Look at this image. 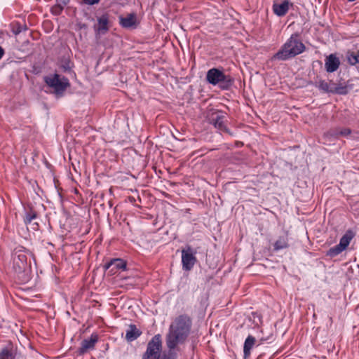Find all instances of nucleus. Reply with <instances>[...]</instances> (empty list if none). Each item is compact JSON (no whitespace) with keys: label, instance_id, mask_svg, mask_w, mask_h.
I'll list each match as a JSON object with an SVG mask.
<instances>
[{"label":"nucleus","instance_id":"1","mask_svg":"<svg viewBox=\"0 0 359 359\" xmlns=\"http://www.w3.org/2000/svg\"><path fill=\"white\" fill-rule=\"evenodd\" d=\"M192 327V320L187 314H182L175 318L170 324L165 337L166 346L170 352L177 345L183 344L188 338Z\"/></svg>","mask_w":359,"mask_h":359},{"label":"nucleus","instance_id":"2","mask_svg":"<svg viewBox=\"0 0 359 359\" xmlns=\"http://www.w3.org/2000/svg\"><path fill=\"white\" fill-rule=\"evenodd\" d=\"M30 252L25 247L19 245L16 247L13 252V271L15 275L22 282H27L29 277L28 273L30 271V264L28 263V255Z\"/></svg>","mask_w":359,"mask_h":359},{"label":"nucleus","instance_id":"3","mask_svg":"<svg viewBox=\"0 0 359 359\" xmlns=\"http://www.w3.org/2000/svg\"><path fill=\"white\" fill-rule=\"evenodd\" d=\"M305 50V46L299 40L297 34H292L280 49L273 56V59L287 60L301 54Z\"/></svg>","mask_w":359,"mask_h":359},{"label":"nucleus","instance_id":"4","mask_svg":"<svg viewBox=\"0 0 359 359\" xmlns=\"http://www.w3.org/2000/svg\"><path fill=\"white\" fill-rule=\"evenodd\" d=\"M206 81L213 86H218L222 90H228L233 84V80L229 74H225L223 70L212 68L207 72Z\"/></svg>","mask_w":359,"mask_h":359},{"label":"nucleus","instance_id":"5","mask_svg":"<svg viewBox=\"0 0 359 359\" xmlns=\"http://www.w3.org/2000/svg\"><path fill=\"white\" fill-rule=\"evenodd\" d=\"M161 351L162 337L160 334H157L148 342L142 359H170L166 355H162Z\"/></svg>","mask_w":359,"mask_h":359},{"label":"nucleus","instance_id":"6","mask_svg":"<svg viewBox=\"0 0 359 359\" xmlns=\"http://www.w3.org/2000/svg\"><path fill=\"white\" fill-rule=\"evenodd\" d=\"M44 81L49 87L54 90L57 95L62 94L67 88L70 86L68 79L57 74L46 76Z\"/></svg>","mask_w":359,"mask_h":359},{"label":"nucleus","instance_id":"7","mask_svg":"<svg viewBox=\"0 0 359 359\" xmlns=\"http://www.w3.org/2000/svg\"><path fill=\"white\" fill-rule=\"evenodd\" d=\"M196 252L191 246L187 245L182 250V269L186 271H191L197 262Z\"/></svg>","mask_w":359,"mask_h":359},{"label":"nucleus","instance_id":"8","mask_svg":"<svg viewBox=\"0 0 359 359\" xmlns=\"http://www.w3.org/2000/svg\"><path fill=\"white\" fill-rule=\"evenodd\" d=\"M19 351L16 344L7 341L0 348V359H18Z\"/></svg>","mask_w":359,"mask_h":359},{"label":"nucleus","instance_id":"9","mask_svg":"<svg viewBox=\"0 0 359 359\" xmlns=\"http://www.w3.org/2000/svg\"><path fill=\"white\" fill-rule=\"evenodd\" d=\"M98 340V334L96 332L92 333L89 338L84 339L81 341V346L77 350L78 355H82L89 351L93 350Z\"/></svg>","mask_w":359,"mask_h":359},{"label":"nucleus","instance_id":"10","mask_svg":"<svg viewBox=\"0 0 359 359\" xmlns=\"http://www.w3.org/2000/svg\"><path fill=\"white\" fill-rule=\"evenodd\" d=\"M293 4L290 0H280L275 1L273 4L272 9L275 15L278 17H283L287 14Z\"/></svg>","mask_w":359,"mask_h":359},{"label":"nucleus","instance_id":"11","mask_svg":"<svg viewBox=\"0 0 359 359\" xmlns=\"http://www.w3.org/2000/svg\"><path fill=\"white\" fill-rule=\"evenodd\" d=\"M105 269H109L112 267L111 271L116 273L117 271H126L127 269V262L123 259H112L107 262L104 266Z\"/></svg>","mask_w":359,"mask_h":359},{"label":"nucleus","instance_id":"12","mask_svg":"<svg viewBox=\"0 0 359 359\" xmlns=\"http://www.w3.org/2000/svg\"><path fill=\"white\" fill-rule=\"evenodd\" d=\"M339 65V59L334 54H330L325 60V69L329 73L337 71Z\"/></svg>","mask_w":359,"mask_h":359},{"label":"nucleus","instance_id":"13","mask_svg":"<svg viewBox=\"0 0 359 359\" xmlns=\"http://www.w3.org/2000/svg\"><path fill=\"white\" fill-rule=\"evenodd\" d=\"M142 334V331L134 324H130L126 332V339L130 342L137 339Z\"/></svg>","mask_w":359,"mask_h":359},{"label":"nucleus","instance_id":"14","mask_svg":"<svg viewBox=\"0 0 359 359\" xmlns=\"http://www.w3.org/2000/svg\"><path fill=\"white\" fill-rule=\"evenodd\" d=\"M256 342L255 338L252 336L249 335L245 340L244 345H243V358L244 359H248L251 354V350L255 346Z\"/></svg>","mask_w":359,"mask_h":359},{"label":"nucleus","instance_id":"15","mask_svg":"<svg viewBox=\"0 0 359 359\" xmlns=\"http://www.w3.org/2000/svg\"><path fill=\"white\" fill-rule=\"evenodd\" d=\"M109 19L107 15H102L97 19V25L95 28L97 32L100 34L106 33L108 29Z\"/></svg>","mask_w":359,"mask_h":359},{"label":"nucleus","instance_id":"16","mask_svg":"<svg viewBox=\"0 0 359 359\" xmlns=\"http://www.w3.org/2000/svg\"><path fill=\"white\" fill-rule=\"evenodd\" d=\"M136 21V15L135 13H130L126 17L120 18V25L125 28H130L135 26Z\"/></svg>","mask_w":359,"mask_h":359},{"label":"nucleus","instance_id":"17","mask_svg":"<svg viewBox=\"0 0 359 359\" xmlns=\"http://www.w3.org/2000/svg\"><path fill=\"white\" fill-rule=\"evenodd\" d=\"M352 133V130L348 128H336L328 132V134L335 138L339 137H348Z\"/></svg>","mask_w":359,"mask_h":359},{"label":"nucleus","instance_id":"18","mask_svg":"<svg viewBox=\"0 0 359 359\" xmlns=\"http://www.w3.org/2000/svg\"><path fill=\"white\" fill-rule=\"evenodd\" d=\"M355 234L353 231L348 230L346 231V233L344 234V236L340 238L339 241V246L342 247L344 250L347 248V247L349 245L351 240L353 238Z\"/></svg>","mask_w":359,"mask_h":359},{"label":"nucleus","instance_id":"19","mask_svg":"<svg viewBox=\"0 0 359 359\" xmlns=\"http://www.w3.org/2000/svg\"><path fill=\"white\" fill-rule=\"evenodd\" d=\"M289 247L288 238L287 236H279L277 241L274 243L273 250L279 251L283 249H286Z\"/></svg>","mask_w":359,"mask_h":359},{"label":"nucleus","instance_id":"20","mask_svg":"<svg viewBox=\"0 0 359 359\" xmlns=\"http://www.w3.org/2000/svg\"><path fill=\"white\" fill-rule=\"evenodd\" d=\"M223 119H224L223 116H217V117L212 120L213 124L215 128H218L221 131L229 133V130L226 128V127L224 125V122Z\"/></svg>","mask_w":359,"mask_h":359},{"label":"nucleus","instance_id":"21","mask_svg":"<svg viewBox=\"0 0 359 359\" xmlns=\"http://www.w3.org/2000/svg\"><path fill=\"white\" fill-rule=\"evenodd\" d=\"M346 57L351 65L359 63V50L357 52H348Z\"/></svg>","mask_w":359,"mask_h":359},{"label":"nucleus","instance_id":"22","mask_svg":"<svg viewBox=\"0 0 359 359\" xmlns=\"http://www.w3.org/2000/svg\"><path fill=\"white\" fill-rule=\"evenodd\" d=\"M344 250H345L342 247H340L339 245H337L331 248L327 252L326 255L330 257H336L337 255L341 253Z\"/></svg>","mask_w":359,"mask_h":359},{"label":"nucleus","instance_id":"23","mask_svg":"<svg viewBox=\"0 0 359 359\" xmlns=\"http://www.w3.org/2000/svg\"><path fill=\"white\" fill-rule=\"evenodd\" d=\"M318 87L320 90L325 93H332L333 87H332L330 84L325 80L320 81L318 82Z\"/></svg>","mask_w":359,"mask_h":359},{"label":"nucleus","instance_id":"24","mask_svg":"<svg viewBox=\"0 0 359 359\" xmlns=\"http://www.w3.org/2000/svg\"><path fill=\"white\" fill-rule=\"evenodd\" d=\"M348 93V86L346 85L339 84L336 87H333L332 93L339 95H346Z\"/></svg>","mask_w":359,"mask_h":359},{"label":"nucleus","instance_id":"25","mask_svg":"<svg viewBox=\"0 0 359 359\" xmlns=\"http://www.w3.org/2000/svg\"><path fill=\"white\" fill-rule=\"evenodd\" d=\"M36 217L37 213L36 212V211L31 209L29 211L26 212L25 217L24 219V222L27 225L29 224Z\"/></svg>","mask_w":359,"mask_h":359},{"label":"nucleus","instance_id":"26","mask_svg":"<svg viewBox=\"0 0 359 359\" xmlns=\"http://www.w3.org/2000/svg\"><path fill=\"white\" fill-rule=\"evenodd\" d=\"M63 9L64 7L62 5H60V4H57L52 6L50 11L52 14L55 15H59L62 13Z\"/></svg>","mask_w":359,"mask_h":359},{"label":"nucleus","instance_id":"27","mask_svg":"<svg viewBox=\"0 0 359 359\" xmlns=\"http://www.w3.org/2000/svg\"><path fill=\"white\" fill-rule=\"evenodd\" d=\"M83 2L88 5H93L95 4L98 3L100 0H83Z\"/></svg>","mask_w":359,"mask_h":359},{"label":"nucleus","instance_id":"28","mask_svg":"<svg viewBox=\"0 0 359 359\" xmlns=\"http://www.w3.org/2000/svg\"><path fill=\"white\" fill-rule=\"evenodd\" d=\"M4 55V50L3 49V48H1L0 46V60L2 58Z\"/></svg>","mask_w":359,"mask_h":359},{"label":"nucleus","instance_id":"29","mask_svg":"<svg viewBox=\"0 0 359 359\" xmlns=\"http://www.w3.org/2000/svg\"><path fill=\"white\" fill-rule=\"evenodd\" d=\"M60 1H61L63 4L66 5V4H67V2H68V0H60Z\"/></svg>","mask_w":359,"mask_h":359}]
</instances>
